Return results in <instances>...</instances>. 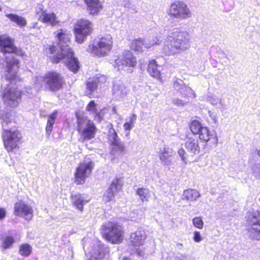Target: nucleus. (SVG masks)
I'll return each mask as SVG.
<instances>
[{"instance_id": "1", "label": "nucleus", "mask_w": 260, "mask_h": 260, "mask_svg": "<svg viewBox=\"0 0 260 260\" xmlns=\"http://www.w3.org/2000/svg\"><path fill=\"white\" fill-rule=\"evenodd\" d=\"M72 35L66 30L60 29L56 35L58 44L49 47L51 54H56L53 57V61L58 63L61 60L66 64L68 69L76 73L79 69V63L77 58L74 56V52L70 47Z\"/></svg>"}, {"instance_id": "2", "label": "nucleus", "mask_w": 260, "mask_h": 260, "mask_svg": "<svg viewBox=\"0 0 260 260\" xmlns=\"http://www.w3.org/2000/svg\"><path fill=\"white\" fill-rule=\"evenodd\" d=\"M0 49L3 53L0 57V67L5 68L6 74L2 77L9 83H12L17 78L19 61L12 53L19 54L21 51L14 45V40L9 37H0Z\"/></svg>"}, {"instance_id": "3", "label": "nucleus", "mask_w": 260, "mask_h": 260, "mask_svg": "<svg viewBox=\"0 0 260 260\" xmlns=\"http://www.w3.org/2000/svg\"><path fill=\"white\" fill-rule=\"evenodd\" d=\"M0 118L3 121L4 147L8 152L15 153L21 144L22 135L18 130L12 128V124L15 122L13 121V116L11 114L1 110Z\"/></svg>"}, {"instance_id": "4", "label": "nucleus", "mask_w": 260, "mask_h": 260, "mask_svg": "<svg viewBox=\"0 0 260 260\" xmlns=\"http://www.w3.org/2000/svg\"><path fill=\"white\" fill-rule=\"evenodd\" d=\"M190 39V35L187 32L174 28L168 32L162 51L167 55L179 53L189 48Z\"/></svg>"}, {"instance_id": "5", "label": "nucleus", "mask_w": 260, "mask_h": 260, "mask_svg": "<svg viewBox=\"0 0 260 260\" xmlns=\"http://www.w3.org/2000/svg\"><path fill=\"white\" fill-rule=\"evenodd\" d=\"M113 46L112 38L110 35H106L96 39L89 44L87 51L99 57L106 56L111 50Z\"/></svg>"}, {"instance_id": "6", "label": "nucleus", "mask_w": 260, "mask_h": 260, "mask_svg": "<svg viewBox=\"0 0 260 260\" xmlns=\"http://www.w3.org/2000/svg\"><path fill=\"white\" fill-rule=\"evenodd\" d=\"M246 224L248 227L246 229V235L252 240H260V212L253 211L247 214Z\"/></svg>"}, {"instance_id": "7", "label": "nucleus", "mask_w": 260, "mask_h": 260, "mask_svg": "<svg viewBox=\"0 0 260 260\" xmlns=\"http://www.w3.org/2000/svg\"><path fill=\"white\" fill-rule=\"evenodd\" d=\"M101 231L103 237L112 243H118L122 240V227L116 223L108 222L104 224Z\"/></svg>"}, {"instance_id": "8", "label": "nucleus", "mask_w": 260, "mask_h": 260, "mask_svg": "<svg viewBox=\"0 0 260 260\" xmlns=\"http://www.w3.org/2000/svg\"><path fill=\"white\" fill-rule=\"evenodd\" d=\"M78 131L81 134L82 142L89 140L95 137L96 128L92 121L85 118H78Z\"/></svg>"}, {"instance_id": "9", "label": "nucleus", "mask_w": 260, "mask_h": 260, "mask_svg": "<svg viewBox=\"0 0 260 260\" xmlns=\"http://www.w3.org/2000/svg\"><path fill=\"white\" fill-rule=\"evenodd\" d=\"M108 142L110 146V154L113 158H118L123 154L125 148L124 143L121 141L113 128L109 130Z\"/></svg>"}, {"instance_id": "10", "label": "nucleus", "mask_w": 260, "mask_h": 260, "mask_svg": "<svg viewBox=\"0 0 260 260\" xmlns=\"http://www.w3.org/2000/svg\"><path fill=\"white\" fill-rule=\"evenodd\" d=\"M20 95L21 92L19 90L14 87H10L9 85L7 84V88L0 92V101H2L6 106L14 107L17 106Z\"/></svg>"}, {"instance_id": "11", "label": "nucleus", "mask_w": 260, "mask_h": 260, "mask_svg": "<svg viewBox=\"0 0 260 260\" xmlns=\"http://www.w3.org/2000/svg\"><path fill=\"white\" fill-rule=\"evenodd\" d=\"M146 238V233L142 230H138L131 235L128 247L131 254L137 253L139 256H144L143 251L141 250L139 247L144 244Z\"/></svg>"}, {"instance_id": "12", "label": "nucleus", "mask_w": 260, "mask_h": 260, "mask_svg": "<svg viewBox=\"0 0 260 260\" xmlns=\"http://www.w3.org/2000/svg\"><path fill=\"white\" fill-rule=\"evenodd\" d=\"M50 91H56L60 89L64 82L63 77L56 72H49L41 77Z\"/></svg>"}, {"instance_id": "13", "label": "nucleus", "mask_w": 260, "mask_h": 260, "mask_svg": "<svg viewBox=\"0 0 260 260\" xmlns=\"http://www.w3.org/2000/svg\"><path fill=\"white\" fill-rule=\"evenodd\" d=\"M136 58L130 51H124L115 60L114 65L115 68H117L118 71L126 69L128 72H131L128 67H134L136 65Z\"/></svg>"}, {"instance_id": "14", "label": "nucleus", "mask_w": 260, "mask_h": 260, "mask_svg": "<svg viewBox=\"0 0 260 260\" xmlns=\"http://www.w3.org/2000/svg\"><path fill=\"white\" fill-rule=\"evenodd\" d=\"M169 14L179 19H185L191 16V12L187 5L180 1H175L171 4Z\"/></svg>"}, {"instance_id": "15", "label": "nucleus", "mask_w": 260, "mask_h": 260, "mask_svg": "<svg viewBox=\"0 0 260 260\" xmlns=\"http://www.w3.org/2000/svg\"><path fill=\"white\" fill-rule=\"evenodd\" d=\"M92 24L88 20L80 19L75 27L76 40L79 43H82L86 37L92 30Z\"/></svg>"}, {"instance_id": "16", "label": "nucleus", "mask_w": 260, "mask_h": 260, "mask_svg": "<svg viewBox=\"0 0 260 260\" xmlns=\"http://www.w3.org/2000/svg\"><path fill=\"white\" fill-rule=\"evenodd\" d=\"M93 167L94 163L92 161L81 164L77 168L75 174V182L77 184H83L85 182V179L91 173Z\"/></svg>"}, {"instance_id": "17", "label": "nucleus", "mask_w": 260, "mask_h": 260, "mask_svg": "<svg viewBox=\"0 0 260 260\" xmlns=\"http://www.w3.org/2000/svg\"><path fill=\"white\" fill-rule=\"evenodd\" d=\"M34 211L31 207L22 202L15 203L14 206V214L15 215L23 217L27 220L31 219Z\"/></svg>"}, {"instance_id": "18", "label": "nucleus", "mask_w": 260, "mask_h": 260, "mask_svg": "<svg viewBox=\"0 0 260 260\" xmlns=\"http://www.w3.org/2000/svg\"><path fill=\"white\" fill-rule=\"evenodd\" d=\"M127 92V87L121 80L116 79L113 81L112 93L115 99L119 101L124 99Z\"/></svg>"}, {"instance_id": "19", "label": "nucleus", "mask_w": 260, "mask_h": 260, "mask_svg": "<svg viewBox=\"0 0 260 260\" xmlns=\"http://www.w3.org/2000/svg\"><path fill=\"white\" fill-rule=\"evenodd\" d=\"M122 186L121 180L119 178L114 179L108 189L105 192L104 199L107 202H110L113 200L115 193L121 188Z\"/></svg>"}, {"instance_id": "20", "label": "nucleus", "mask_w": 260, "mask_h": 260, "mask_svg": "<svg viewBox=\"0 0 260 260\" xmlns=\"http://www.w3.org/2000/svg\"><path fill=\"white\" fill-rule=\"evenodd\" d=\"M106 81V77L102 75H97L96 76L89 78L86 82L87 91L91 94L99 86H101L102 83H105Z\"/></svg>"}, {"instance_id": "21", "label": "nucleus", "mask_w": 260, "mask_h": 260, "mask_svg": "<svg viewBox=\"0 0 260 260\" xmlns=\"http://www.w3.org/2000/svg\"><path fill=\"white\" fill-rule=\"evenodd\" d=\"M185 147L192 156L198 154L200 152L199 141L196 137H187L185 140Z\"/></svg>"}, {"instance_id": "22", "label": "nucleus", "mask_w": 260, "mask_h": 260, "mask_svg": "<svg viewBox=\"0 0 260 260\" xmlns=\"http://www.w3.org/2000/svg\"><path fill=\"white\" fill-rule=\"evenodd\" d=\"M199 138L202 142H207L212 140L213 143H217V138L214 131H210L207 127H203L198 133Z\"/></svg>"}, {"instance_id": "23", "label": "nucleus", "mask_w": 260, "mask_h": 260, "mask_svg": "<svg viewBox=\"0 0 260 260\" xmlns=\"http://www.w3.org/2000/svg\"><path fill=\"white\" fill-rule=\"evenodd\" d=\"M174 154V152L172 148L167 146H165L163 150L161 151L159 157L161 164L165 166L171 165L172 161V156Z\"/></svg>"}, {"instance_id": "24", "label": "nucleus", "mask_w": 260, "mask_h": 260, "mask_svg": "<svg viewBox=\"0 0 260 260\" xmlns=\"http://www.w3.org/2000/svg\"><path fill=\"white\" fill-rule=\"evenodd\" d=\"M71 200L73 205L80 211L83 210L84 205L87 202L84 197L80 193L72 194Z\"/></svg>"}, {"instance_id": "25", "label": "nucleus", "mask_w": 260, "mask_h": 260, "mask_svg": "<svg viewBox=\"0 0 260 260\" xmlns=\"http://www.w3.org/2000/svg\"><path fill=\"white\" fill-rule=\"evenodd\" d=\"M39 20L52 26L56 25L58 22L55 15L53 13L42 12L39 15Z\"/></svg>"}, {"instance_id": "26", "label": "nucleus", "mask_w": 260, "mask_h": 260, "mask_svg": "<svg viewBox=\"0 0 260 260\" xmlns=\"http://www.w3.org/2000/svg\"><path fill=\"white\" fill-rule=\"evenodd\" d=\"M87 6V10L90 14H97L102 9L99 0H84Z\"/></svg>"}, {"instance_id": "27", "label": "nucleus", "mask_w": 260, "mask_h": 260, "mask_svg": "<svg viewBox=\"0 0 260 260\" xmlns=\"http://www.w3.org/2000/svg\"><path fill=\"white\" fill-rule=\"evenodd\" d=\"M161 68V67L156 63V61L153 59L149 61L147 70L151 76L159 78L160 76Z\"/></svg>"}, {"instance_id": "28", "label": "nucleus", "mask_w": 260, "mask_h": 260, "mask_svg": "<svg viewBox=\"0 0 260 260\" xmlns=\"http://www.w3.org/2000/svg\"><path fill=\"white\" fill-rule=\"evenodd\" d=\"M201 197L200 192L196 189H187L184 190L182 199L186 201H195Z\"/></svg>"}, {"instance_id": "29", "label": "nucleus", "mask_w": 260, "mask_h": 260, "mask_svg": "<svg viewBox=\"0 0 260 260\" xmlns=\"http://www.w3.org/2000/svg\"><path fill=\"white\" fill-rule=\"evenodd\" d=\"M5 16L11 21L16 23L20 27H24L27 24L26 20L24 17L19 16L17 14L7 13L6 14Z\"/></svg>"}, {"instance_id": "30", "label": "nucleus", "mask_w": 260, "mask_h": 260, "mask_svg": "<svg viewBox=\"0 0 260 260\" xmlns=\"http://www.w3.org/2000/svg\"><path fill=\"white\" fill-rule=\"evenodd\" d=\"M179 93L183 98L188 100L189 99H193L196 97L194 91L187 85H185Z\"/></svg>"}, {"instance_id": "31", "label": "nucleus", "mask_w": 260, "mask_h": 260, "mask_svg": "<svg viewBox=\"0 0 260 260\" xmlns=\"http://www.w3.org/2000/svg\"><path fill=\"white\" fill-rule=\"evenodd\" d=\"M57 112L56 111H54L51 115H50L47 120V124L46 127V134L49 136H50L53 126L55 123V120L56 118Z\"/></svg>"}, {"instance_id": "32", "label": "nucleus", "mask_w": 260, "mask_h": 260, "mask_svg": "<svg viewBox=\"0 0 260 260\" xmlns=\"http://www.w3.org/2000/svg\"><path fill=\"white\" fill-rule=\"evenodd\" d=\"M131 48L132 50L139 53L143 51V48H145V43L142 39H137L134 40L131 43Z\"/></svg>"}, {"instance_id": "33", "label": "nucleus", "mask_w": 260, "mask_h": 260, "mask_svg": "<svg viewBox=\"0 0 260 260\" xmlns=\"http://www.w3.org/2000/svg\"><path fill=\"white\" fill-rule=\"evenodd\" d=\"M137 194L139 196L141 200L143 202L148 201L151 196V194L149 190L143 187L138 188L137 190Z\"/></svg>"}, {"instance_id": "34", "label": "nucleus", "mask_w": 260, "mask_h": 260, "mask_svg": "<svg viewBox=\"0 0 260 260\" xmlns=\"http://www.w3.org/2000/svg\"><path fill=\"white\" fill-rule=\"evenodd\" d=\"M136 120V115L132 114L128 118V121L123 124V128L125 132L130 131L134 127Z\"/></svg>"}, {"instance_id": "35", "label": "nucleus", "mask_w": 260, "mask_h": 260, "mask_svg": "<svg viewBox=\"0 0 260 260\" xmlns=\"http://www.w3.org/2000/svg\"><path fill=\"white\" fill-rule=\"evenodd\" d=\"M19 251L22 256L27 257L31 253L32 247L28 244H23L20 246Z\"/></svg>"}, {"instance_id": "36", "label": "nucleus", "mask_w": 260, "mask_h": 260, "mask_svg": "<svg viewBox=\"0 0 260 260\" xmlns=\"http://www.w3.org/2000/svg\"><path fill=\"white\" fill-rule=\"evenodd\" d=\"M173 80V87L174 89L178 92L180 93L182 89L185 86L186 84L184 83L182 80L178 78H174Z\"/></svg>"}, {"instance_id": "37", "label": "nucleus", "mask_w": 260, "mask_h": 260, "mask_svg": "<svg viewBox=\"0 0 260 260\" xmlns=\"http://www.w3.org/2000/svg\"><path fill=\"white\" fill-rule=\"evenodd\" d=\"M190 129L194 135L198 134L200 131L204 127L202 124L197 120L192 121L189 125Z\"/></svg>"}, {"instance_id": "38", "label": "nucleus", "mask_w": 260, "mask_h": 260, "mask_svg": "<svg viewBox=\"0 0 260 260\" xmlns=\"http://www.w3.org/2000/svg\"><path fill=\"white\" fill-rule=\"evenodd\" d=\"M14 239L12 236H6L2 242V247L4 249L10 248L14 243Z\"/></svg>"}, {"instance_id": "39", "label": "nucleus", "mask_w": 260, "mask_h": 260, "mask_svg": "<svg viewBox=\"0 0 260 260\" xmlns=\"http://www.w3.org/2000/svg\"><path fill=\"white\" fill-rule=\"evenodd\" d=\"M106 252H107L106 249H105L104 247H100L99 250H98V253L91 256V259L98 260L103 258Z\"/></svg>"}, {"instance_id": "40", "label": "nucleus", "mask_w": 260, "mask_h": 260, "mask_svg": "<svg viewBox=\"0 0 260 260\" xmlns=\"http://www.w3.org/2000/svg\"><path fill=\"white\" fill-rule=\"evenodd\" d=\"M193 225L199 229H202L204 226L203 221L201 217H196L192 219Z\"/></svg>"}, {"instance_id": "41", "label": "nucleus", "mask_w": 260, "mask_h": 260, "mask_svg": "<svg viewBox=\"0 0 260 260\" xmlns=\"http://www.w3.org/2000/svg\"><path fill=\"white\" fill-rule=\"evenodd\" d=\"M220 99L215 95H209L207 96V101L212 105L216 106L218 104Z\"/></svg>"}, {"instance_id": "42", "label": "nucleus", "mask_w": 260, "mask_h": 260, "mask_svg": "<svg viewBox=\"0 0 260 260\" xmlns=\"http://www.w3.org/2000/svg\"><path fill=\"white\" fill-rule=\"evenodd\" d=\"M172 103L178 107H183L187 104V101L182 100L178 98H174L172 101Z\"/></svg>"}, {"instance_id": "43", "label": "nucleus", "mask_w": 260, "mask_h": 260, "mask_svg": "<svg viewBox=\"0 0 260 260\" xmlns=\"http://www.w3.org/2000/svg\"><path fill=\"white\" fill-rule=\"evenodd\" d=\"M96 105L94 101H91L86 107V110L88 111L95 113L96 112L95 108Z\"/></svg>"}, {"instance_id": "44", "label": "nucleus", "mask_w": 260, "mask_h": 260, "mask_svg": "<svg viewBox=\"0 0 260 260\" xmlns=\"http://www.w3.org/2000/svg\"><path fill=\"white\" fill-rule=\"evenodd\" d=\"M158 39L157 38H156L155 39L150 41L149 43L145 42V48H150L151 46H153L155 44H158Z\"/></svg>"}, {"instance_id": "45", "label": "nucleus", "mask_w": 260, "mask_h": 260, "mask_svg": "<svg viewBox=\"0 0 260 260\" xmlns=\"http://www.w3.org/2000/svg\"><path fill=\"white\" fill-rule=\"evenodd\" d=\"M208 114L214 123H216L218 121V117L217 114L213 111H208Z\"/></svg>"}, {"instance_id": "46", "label": "nucleus", "mask_w": 260, "mask_h": 260, "mask_svg": "<svg viewBox=\"0 0 260 260\" xmlns=\"http://www.w3.org/2000/svg\"><path fill=\"white\" fill-rule=\"evenodd\" d=\"M193 239L197 243H199L202 241V238L199 232L196 231L194 232Z\"/></svg>"}, {"instance_id": "47", "label": "nucleus", "mask_w": 260, "mask_h": 260, "mask_svg": "<svg viewBox=\"0 0 260 260\" xmlns=\"http://www.w3.org/2000/svg\"><path fill=\"white\" fill-rule=\"evenodd\" d=\"M218 104H219L220 105L219 109L221 112H223L226 110L227 106L222 99H220V101H219Z\"/></svg>"}, {"instance_id": "48", "label": "nucleus", "mask_w": 260, "mask_h": 260, "mask_svg": "<svg viewBox=\"0 0 260 260\" xmlns=\"http://www.w3.org/2000/svg\"><path fill=\"white\" fill-rule=\"evenodd\" d=\"M178 153L179 154V155L180 156V157L181 158V159L185 161V160H186V156L185 155L186 154V152L185 151V150L182 149V148H181L180 149H179L178 151Z\"/></svg>"}, {"instance_id": "49", "label": "nucleus", "mask_w": 260, "mask_h": 260, "mask_svg": "<svg viewBox=\"0 0 260 260\" xmlns=\"http://www.w3.org/2000/svg\"><path fill=\"white\" fill-rule=\"evenodd\" d=\"M36 12L37 15L39 17V15L41 14L42 12H44L43 11V5H39L37 7L36 9Z\"/></svg>"}, {"instance_id": "50", "label": "nucleus", "mask_w": 260, "mask_h": 260, "mask_svg": "<svg viewBox=\"0 0 260 260\" xmlns=\"http://www.w3.org/2000/svg\"><path fill=\"white\" fill-rule=\"evenodd\" d=\"M6 215V211L3 208L0 207V220L4 219Z\"/></svg>"}, {"instance_id": "51", "label": "nucleus", "mask_w": 260, "mask_h": 260, "mask_svg": "<svg viewBox=\"0 0 260 260\" xmlns=\"http://www.w3.org/2000/svg\"><path fill=\"white\" fill-rule=\"evenodd\" d=\"M122 5L123 6V7H124L125 8H130V6H131V3L129 2V1H128V0H124L123 3H122Z\"/></svg>"}, {"instance_id": "52", "label": "nucleus", "mask_w": 260, "mask_h": 260, "mask_svg": "<svg viewBox=\"0 0 260 260\" xmlns=\"http://www.w3.org/2000/svg\"><path fill=\"white\" fill-rule=\"evenodd\" d=\"M126 133H125V137H128L129 135H130V131H127V132H125Z\"/></svg>"}, {"instance_id": "53", "label": "nucleus", "mask_w": 260, "mask_h": 260, "mask_svg": "<svg viewBox=\"0 0 260 260\" xmlns=\"http://www.w3.org/2000/svg\"><path fill=\"white\" fill-rule=\"evenodd\" d=\"M121 260H131V259L127 257H122Z\"/></svg>"}, {"instance_id": "54", "label": "nucleus", "mask_w": 260, "mask_h": 260, "mask_svg": "<svg viewBox=\"0 0 260 260\" xmlns=\"http://www.w3.org/2000/svg\"><path fill=\"white\" fill-rule=\"evenodd\" d=\"M257 155L260 157V151L257 150Z\"/></svg>"}, {"instance_id": "55", "label": "nucleus", "mask_w": 260, "mask_h": 260, "mask_svg": "<svg viewBox=\"0 0 260 260\" xmlns=\"http://www.w3.org/2000/svg\"><path fill=\"white\" fill-rule=\"evenodd\" d=\"M37 23H35L34 24V25H33L32 27H33V28H36V25H37Z\"/></svg>"}, {"instance_id": "56", "label": "nucleus", "mask_w": 260, "mask_h": 260, "mask_svg": "<svg viewBox=\"0 0 260 260\" xmlns=\"http://www.w3.org/2000/svg\"><path fill=\"white\" fill-rule=\"evenodd\" d=\"M2 11V8H1V7H0V11Z\"/></svg>"}]
</instances>
